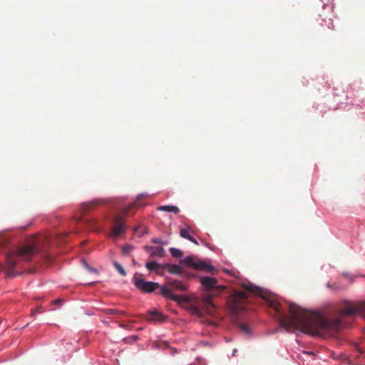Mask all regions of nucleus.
<instances>
[{"mask_svg":"<svg viewBox=\"0 0 365 365\" xmlns=\"http://www.w3.org/2000/svg\"><path fill=\"white\" fill-rule=\"evenodd\" d=\"M133 250V247L131 245H126L123 247V254H129Z\"/></svg>","mask_w":365,"mask_h":365,"instance_id":"22","label":"nucleus"},{"mask_svg":"<svg viewBox=\"0 0 365 365\" xmlns=\"http://www.w3.org/2000/svg\"><path fill=\"white\" fill-rule=\"evenodd\" d=\"M145 267L150 271H155L158 273V268L160 267V264H158L156 262L150 261V262H148L145 264Z\"/></svg>","mask_w":365,"mask_h":365,"instance_id":"16","label":"nucleus"},{"mask_svg":"<svg viewBox=\"0 0 365 365\" xmlns=\"http://www.w3.org/2000/svg\"><path fill=\"white\" fill-rule=\"evenodd\" d=\"M200 282L203 289L210 292L221 293L225 290V287L217 285V279L212 277H200Z\"/></svg>","mask_w":365,"mask_h":365,"instance_id":"7","label":"nucleus"},{"mask_svg":"<svg viewBox=\"0 0 365 365\" xmlns=\"http://www.w3.org/2000/svg\"><path fill=\"white\" fill-rule=\"evenodd\" d=\"M43 312L41 307H37L35 309H34L31 312L32 316H35L36 313H42Z\"/></svg>","mask_w":365,"mask_h":365,"instance_id":"23","label":"nucleus"},{"mask_svg":"<svg viewBox=\"0 0 365 365\" xmlns=\"http://www.w3.org/2000/svg\"><path fill=\"white\" fill-rule=\"evenodd\" d=\"M189 241H190V242H193V243H194V244H195V245H198L197 241V240H196L193 237H192L190 238V240H189Z\"/></svg>","mask_w":365,"mask_h":365,"instance_id":"28","label":"nucleus"},{"mask_svg":"<svg viewBox=\"0 0 365 365\" xmlns=\"http://www.w3.org/2000/svg\"><path fill=\"white\" fill-rule=\"evenodd\" d=\"M148 313L150 315V317L149 318L150 320H153V321L163 320L162 314L158 311H150Z\"/></svg>","mask_w":365,"mask_h":365,"instance_id":"15","label":"nucleus"},{"mask_svg":"<svg viewBox=\"0 0 365 365\" xmlns=\"http://www.w3.org/2000/svg\"><path fill=\"white\" fill-rule=\"evenodd\" d=\"M61 302V299H56V300L54 301V303H55V304H57V303H60Z\"/></svg>","mask_w":365,"mask_h":365,"instance_id":"29","label":"nucleus"},{"mask_svg":"<svg viewBox=\"0 0 365 365\" xmlns=\"http://www.w3.org/2000/svg\"><path fill=\"white\" fill-rule=\"evenodd\" d=\"M247 296L243 292H235L230 298L229 307L232 313L237 315L246 308Z\"/></svg>","mask_w":365,"mask_h":365,"instance_id":"5","label":"nucleus"},{"mask_svg":"<svg viewBox=\"0 0 365 365\" xmlns=\"http://www.w3.org/2000/svg\"><path fill=\"white\" fill-rule=\"evenodd\" d=\"M169 287L166 285H163L160 287V294L164 297L170 298L172 300L178 302H187V299L185 296L175 295L173 294L174 291L185 292L187 287L181 282L178 280L170 281L167 283Z\"/></svg>","mask_w":365,"mask_h":365,"instance_id":"3","label":"nucleus"},{"mask_svg":"<svg viewBox=\"0 0 365 365\" xmlns=\"http://www.w3.org/2000/svg\"><path fill=\"white\" fill-rule=\"evenodd\" d=\"M145 250L150 252L152 256L163 257L165 254V250L161 247H145Z\"/></svg>","mask_w":365,"mask_h":365,"instance_id":"11","label":"nucleus"},{"mask_svg":"<svg viewBox=\"0 0 365 365\" xmlns=\"http://www.w3.org/2000/svg\"><path fill=\"white\" fill-rule=\"evenodd\" d=\"M113 265L115 268L117 269V271L122 275L125 276L126 272L124 269V268L118 262H113Z\"/></svg>","mask_w":365,"mask_h":365,"instance_id":"18","label":"nucleus"},{"mask_svg":"<svg viewBox=\"0 0 365 365\" xmlns=\"http://www.w3.org/2000/svg\"><path fill=\"white\" fill-rule=\"evenodd\" d=\"M340 317L359 314L365 318V301L353 302L344 301L339 311Z\"/></svg>","mask_w":365,"mask_h":365,"instance_id":"4","label":"nucleus"},{"mask_svg":"<svg viewBox=\"0 0 365 365\" xmlns=\"http://www.w3.org/2000/svg\"><path fill=\"white\" fill-rule=\"evenodd\" d=\"M218 292H207L203 296V304L207 313L210 315L214 314L216 307L212 302V297L218 295Z\"/></svg>","mask_w":365,"mask_h":365,"instance_id":"9","label":"nucleus"},{"mask_svg":"<svg viewBox=\"0 0 365 365\" xmlns=\"http://www.w3.org/2000/svg\"><path fill=\"white\" fill-rule=\"evenodd\" d=\"M181 263L187 266L192 267L196 269L206 270L209 272H212L215 268L207 264L206 262L201 260H196L192 256L187 257L183 260H181Z\"/></svg>","mask_w":365,"mask_h":365,"instance_id":"8","label":"nucleus"},{"mask_svg":"<svg viewBox=\"0 0 365 365\" xmlns=\"http://www.w3.org/2000/svg\"><path fill=\"white\" fill-rule=\"evenodd\" d=\"M125 230V225L124 220L120 216H115L113 220L112 227V235L118 237L123 234Z\"/></svg>","mask_w":365,"mask_h":365,"instance_id":"10","label":"nucleus"},{"mask_svg":"<svg viewBox=\"0 0 365 365\" xmlns=\"http://www.w3.org/2000/svg\"><path fill=\"white\" fill-rule=\"evenodd\" d=\"M327 287H329V288H331V284L329 283H327Z\"/></svg>","mask_w":365,"mask_h":365,"instance_id":"30","label":"nucleus"},{"mask_svg":"<svg viewBox=\"0 0 365 365\" xmlns=\"http://www.w3.org/2000/svg\"><path fill=\"white\" fill-rule=\"evenodd\" d=\"M152 242L155 244H166V242H163L160 238H154L152 240Z\"/></svg>","mask_w":365,"mask_h":365,"instance_id":"24","label":"nucleus"},{"mask_svg":"<svg viewBox=\"0 0 365 365\" xmlns=\"http://www.w3.org/2000/svg\"><path fill=\"white\" fill-rule=\"evenodd\" d=\"M170 253L173 257L180 258L182 256V252L181 250L176 248H170Z\"/></svg>","mask_w":365,"mask_h":365,"instance_id":"17","label":"nucleus"},{"mask_svg":"<svg viewBox=\"0 0 365 365\" xmlns=\"http://www.w3.org/2000/svg\"><path fill=\"white\" fill-rule=\"evenodd\" d=\"M146 197H147L146 194H144V193L140 194L138 196V200H139L141 198Z\"/></svg>","mask_w":365,"mask_h":365,"instance_id":"27","label":"nucleus"},{"mask_svg":"<svg viewBox=\"0 0 365 365\" xmlns=\"http://www.w3.org/2000/svg\"><path fill=\"white\" fill-rule=\"evenodd\" d=\"M103 312L106 314H124L123 312H120L117 309H106L103 310Z\"/></svg>","mask_w":365,"mask_h":365,"instance_id":"20","label":"nucleus"},{"mask_svg":"<svg viewBox=\"0 0 365 365\" xmlns=\"http://www.w3.org/2000/svg\"><path fill=\"white\" fill-rule=\"evenodd\" d=\"M132 338H133V340H135L137 339V336H133Z\"/></svg>","mask_w":365,"mask_h":365,"instance_id":"31","label":"nucleus"},{"mask_svg":"<svg viewBox=\"0 0 365 365\" xmlns=\"http://www.w3.org/2000/svg\"><path fill=\"white\" fill-rule=\"evenodd\" d=\"M239 327L240 328V329L242 331H243L244 332H245L247 334L250 333V331L249 326L246 324L241 323L239 324Z\"/></svg>","mask_w":365,"mask_h":365,"instance_id":"21","label":"nucleus"},{"mask_svg":"<svg viewBox=\"0 0 365 365\" xmlns=\"http://www.w3.org/2000/svg\"><path fill=\"white\" fill-rule=\"evenodd\" d=\"M7 240L3 237H0V246H4L6 243Z\"/></svg>","mask_w":365,"mask_h":365,"instance_id":"26","label":"nucleus"},{"mask_svg":"<svg viewBox=\"0 0 365 365\" xmlns=\"http://www.w3.org/2000/svg\"><path fill=\"white\" fill-rule=\"evenodd\" d=\"M242 287L250 293L261 297L264 304L274 312L273 314L279 325L287 331L296 329L307 334L319 335L322 331L336 332L341 326L342 322L339 317L327 319L319 313L307 312L292 303L289 304L290 315H286L282 304L274 296L250 282H243Z\"/></svg>","mask_w":365,"mask_h":365,"instance_id":"1","label":"nucleus"},{"mask_svg":"<svg viewBox=\"0 0 365 365\" xmlns=\"http://www.w3.org/2000/svg\"><path fill=\"white\" fill-rule=\"evenodd\" d=\"M180 235L182 238L187 239L188 240H190V238L192 237V236L190 234V231L187 229H181L180 232Z\"/></svg>","mask_w":365,"mask_h":365,"instance_id":"19","label":"nucleus"},{"mask_svg":"<svg viewBox=\"0 0 365 365\" xmlns=\"http://www.w3.org/2000/svg\"><path fill=\"white\" fill-rule=\"evenodd\" d=\"M138 202H135L134 203L130 205L128 208L126 209L125 212H128L129 211V210L130 209H133V207H136V206H138Z\"/></svg>","mask_w":365,"mask_h":365,"instance_id":"25","label":"nucleus"},{"mask_svg":"<svg viewBox=\"0 0 365 365\" xmlns=\"http://www.w3.org/2000/svg\"><path fill=\"white\" fill-rule=\"evenodd\" d=\"M103 200H93L89 202H86L82 205V210L83 212H87L91 210L93 207L100 205L103 203Z\"/></svg>","mask_w":365,"mask_h":365,"instance_id":"12","label":"nucleus"},{"mask_svg":"<svg viewBox=\"0 0 365 365\" xmlns=\"http://www.w3.org/2000/svg\"><path fill=\"white\" fill-rule=\"evenodd\" d=\"M33 240L34 242L28 245L22 246L6 253L5 262L1 265V268L6 273L7 277L13 275V271L16 267L21 266L24 262H31L34 255L38 252L36 239Z\"/></svg>","mask_w":365,"mask_h":365,"instance_id":"2","label":"nucleus"},{"mask_svg":"<svg viewBox=\"0 0 365 365\" xmlns=\"http://www.w3.org/2000/svg\"><path fill=\"white\" fill-rule=\"evenodd\" d=\"M158 210L164 212H174L175 214L178 213L180 211L179 208L174 205H162L158 207Z\"/></svg>","mask_w":365,"mask_h":365,"instance_id":"14","label":"nucleus"},{"mask_svg":"<svg viewBox=\"0 0 365 365\" xmlns=\"http://www.w3.org/2000/svg\"><path fill=\"white\" fill-rule=\"evenodd\" d=\"M163 268L171 274H180L182 272V268L177 264H165Z\"/></svg>","mask_w":365,"mask_h":365,"instance_id":"13","label":"nucleus"},{"mask_svg":"<svg viewBox=\"0 0 365 365\" xmlns=\"http://www.w3.org/2000/svg\"><path fill=\"white\" fill-rule=\"evenodd\" d=\"M133 283L138 289L145 293H151L160 287L158 282L145 281L139 273H135L133 276Z\"/></svg>","mask_w":365,"mask_h":365,"instance_id":"6","label":"nucleus"}]
</instances>
